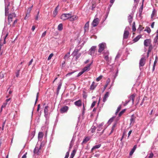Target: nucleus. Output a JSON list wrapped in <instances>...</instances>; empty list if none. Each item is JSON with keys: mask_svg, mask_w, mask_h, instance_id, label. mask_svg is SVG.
<instances>
[{"mask_svg": "<svg viewBox=\"0 0 158 158\" xmlns=\"http://www.w3.org/2000/svg\"><path fill=\"white\" fill-rule=\"evenodd\" d=\"M99 49L98 50V52L101 53L105 49L107 48V46L106 43H102L98 45Z\"/></svg>", "mask_w": 158, "mask_h": 158, "instance_id": "nucleus-1", "label": "nucleus"}, {"mask_svg": "<svg viewBox=\"0 0 158 158\" xmlns=\"http://www.w3.org/2000/svg\"><path fill=\"white\" fill-rule=\"evenodd\" d=\"M5 4V14L7 15L9 13L8 6H10V3L9 2L8 0H4Z\"/></svg>", "mask_w": 158, "mask_h": 158, "instance_id": "nucleus-2", "label": "nucleus"}, {"mask_svg": "<svg viewBox=\"0 0 158 158\" xmlns=\"http://www.w3.org/2000/svg\"><path fill=\"white\" fill-rule=\"evenodd\" d=\"M71 16V14L70 13L63 14H62L60 17L61 19L65 20L68 19Z\"/></svg>", "mask_w": 158, "mask_h": 158, "instance_id": "nucleus-3", "label": "nucleus"}, {"mask_svg": "<svg viewBox=\"0 0 158 158\" xmlns=\"http://www.w3.org/2000/svg\"><path fill=\"white\" fill-rule=\"evenodd\" d=\"M96 46H92L89 50V54L92 56H94L96 50Z\"/></svg>", "mask_w": 158, "mask_h": 158, "instance_id": "nucleus-4", "label": "nucleus"}, {"mask_svg": "<svg viewBox=\"0 0 158 158\" xmlns=\"http://www.w3.org/2000/svg\"><path fill=\"white\" fill-rule=\"evenodd\" d=\"M146 59L145 57H142L141 58L139 62V67L143 66L145 63Z\"/></svg>", "mask_w": 158, "mask_h": 158, "instance_id": "nucleus-5", "label": "nucleus"}, {"mask_svg": "<svg viewBox=\"0 0 158 158\" xmlns=\"http://www.w3.org/2000/svg\"><path fill=\"white\" fill-rule=\"evenodd\" d=\"M99 22V19L98 18H96L94 19L92 23V25L94 27H95L97 26Z\"/></svg>", "mask_w": 158, "mask_h": 158, "instance_id": "nucleus-6", "label": "nucleus"}, {"mask_svg": "<svg viewBox=\"0 0 158 158\" xmlns=\"http://www.w3.org/2000/svg\"><path fill=\"white\" fill-rule=\"evenodd\" d=\"M69 107L67 106L62 107L60 109V112L61 113H66L69 110Z\"/></svg>", "mask_w": 158, "mask_h": 158, "instance_id": "nucleus-7", "label": "nucleus"}, {"mask_svg": "<svg viewBox=\"0 0 158 158\" xmlns=\"http://www.w3.org/2000/svg\"><path fill=\"white\" fill-rule=\"evenodd\" d=\"M93 63L92 61L91 63L87 65L86 66L84 67V68L82 69V71L84 73L86 71H88L90 69V67Z\"/></svg>", "mask_w": 158, "mask_h": 158, "instance_id": "nucleus-8", "label": "nucleus"}, {"mask_svg": "<svg viewBox=\"0 0 158 158\" xmlns=\"http://www.w3.org/2000/svg\"><path fill=\"white\" fill-rule=\"evenodd\" d=\"M48 106H45L44 109V116L46 118H48Z\"/></svg>", "mask_w": 158, "mask_h": 158, "instance_id": "nucleus-9", "label": "nucleus"}, {"mask_svg": "<svg viewBox=\"0 0 158 158\" xmlns=\"http://www.w3.org/2000/svg\"><path fill=\"white\" fill-rule=\"evenodd\" d=\"M127 28V27H126L125 29H126ZM129 35V31H128L126 30H125L124 31V33L123 34V39H127Z\"/></svg>", "mask_w": 158, "mask_h": 158, "instance_id": "nucleus-10", "label": "nucleus"}, {"mask_svg": "<svg viewBox=\"0 0 158 158\" xmlns=\"http://www.w3.org/2000/svg\"><path fill=\"white\" fill-rule=\"evenodd\" d=\"M151 41L150 39H147L144 40V45L145 46L147 47L149 46L151 44Z\"/></svg>", "mask_w": 158, "mask_h": 158, "instance_id": "nucleus-11", "label": "nucleus"}, {"mask_svg": "<svg viewBox=\"0 0 158 158\" xmlns=\"http://www.w3.org/2000/svg\"><path fill=\"white\" fill-rule=\"evenodd\" d=\"M136 117L134 114L131 115V118L130 119V125L131 124H134L135 122V120Z\"/></svg>", "mask_w": 158, "mask_h": 158, "instance_id": "nucleus-12", "label": "nucleus"}, {"mask_svg": "<svg viewBox=\"0 0 158 158\" xmlns=\"http://www.w3.org/2000/svg\"><path fill=\"white\" fill-rule=\"evenodd\" d=\"M135 96V94H133L130 95L129 97V100H132V104H133L134 103V99Z\"/></svg>", "mask_w": 158, "mask_h": 158, "instance_id": "nucleus-13", "label": "nucleus"}, {"mask_svg": "<svg viewBox=\"0 0 158 158\" xmlns=\"http://www.w3.org/2000/svg\"><path fill=\"white\" fill-rule=\"evenodd\" d=\"M41 145H40V148L37 146L35 147L34 150V154H38V152L41 148Z\"/></svg>", "mask_w": 158, "mask_h": 158, "instance_id": "nucleus-14", "label": "nucleus"}, {"mask_svg": "<svg viewBox=\"0 0 158 158\" xmlns=\"http://www.w3.org/2000/svg\"><path fill=\"white\" fill-rule=\"evenodd\" d=\"M136 148H137V145H135L130 152L129 155L130 156H131L132 155V154H133V153L135 151V150H136Z\"/></svg>", "mask_w": 158, "mask_h": 158, "instance_id": "nucleus-15", "label": "nucleus"}, {"mask_svg": "<svg viewBox=\"0 0 158 158\" xmlns=\"http://www.w3.org/2000/svg\"><path fill=\"white\" fill-rule=\"evenodd\" d=\"M74 104L77 106H81L82 105L81 101V100H79L74 102Z\"/></svg>", "mask_w": 158, "mask_h": 158, "instance_id": "nucleus-16", "label": "nucleus"}, {"mask_svg": "<svg viewBox=\"0 0 158 158\" xmlns=\"http://www.w3.org/2000/svg\"><path fill=\"white\" fill-rule=\"evenodd\" d=\"M78 17L76 15H72L71 14V16L69 18V20L70 21H73L77 19Z\"/></svg>", "mask_w": 158, "mask_h": 158, "instance_id": "nucleus-17", "label": "nucleus"}, {"mask_svg": "<svg viewBox=\"0 0 158 158\" xmlns=\"http://www.w3.org/2000/svg\"><path fill=\"white\" fill-rule=\"evenodd\" d=\"M109 93L108 92H106L105 94L103 99V101L104 102H105L107 98H108L109 96Z\"/></svg>", "mask_w": 158, "mask_h": 158, "instance_id": "nucleus-18", "label": "nucleus"}, {"mask_svg": "<svg viewBox=\"0 0 158 158\" xmlns=\"http://www.w3.org/2000/svg\"><path fill=\"white\" fill-rule=\"evenodd\" d=\"M79 49H78V48L75 49L72 53V54L73 56H74L77 55L78 54V53L79 52Z\"/></svg>", "mask_w": 158, "mask_h": 158, "instance_id": "nucleus-19", "label": "nucleus"}, {"mask_svg": "<svg viewBox=\"0 0 158 158\" xmlns=\"http://www.w3.org/2000/svg\"><path fill=\"white\" fill-rule=\"evenodd\" d=\"M89 22H87L85 24L84 26L85 31H87L89 30Z\"/></svg>", "mask_w": 158, "mask_h": 158, "instance_id": "nucleus-20", "label": "nucleus"}, {"mask_svg": "<svg viewBox=\"0 0 158 158\" xmlns=\"http://www.w3.org/2000/svg\"><path fill=\"white\" fill-rule=\"evenodd\" d=\"M96 85H95V82L94 81H93L92 83V84L90 86V89L91 90H93L95 89V88H96Z\"/></svg>", "mask_w": 158, "mask_h": 158, "instance_id": "nucleus-21", "label": "nucleus"}, {"mask_svg": "<svg viewBox=\"0 0 158 158\" xmlns=\"http://www.w3.org/2000/svg\"><path fill=\"white\" fill-rule=\"evenodd\" d=\"M101 146V144H99L94 146L91 149V151L92 152L94 149L99 148Z\"/></svg>", "mask_w": 158, "mask_h": 158, "instance_id": "nucleus-22", "label": "nucleus"}, {"mask_svg": "<svg viewBox=\"0 0 158 158\" xmlns=\"http://www.w3.org/2000/svg\"><path fill=\"white\" fill-rule=\"evenodd\" d=\"M103 56L104 57L105 56H109V52L108 50H105L103 52Z\"/></svg>", "mask_w": 158, "mask_h": 158, "instance_id": "nucleus-23", "label": "nucleus"}, {"mask_svg": "<svg viewBox=\"0 0 158 158\" xmlns=\"http://www.w3.org/2000/svg\"><path fill=\"white\" fill-rule=\"evenodd\" d=\"M128 19L130 24L131 25V23L132 22L133 20V16L129 15L128 16Z\"/></svg>", "mask_w": 158, "mask_h": 158, "instance_id": "nucleus-24", "label": "nucleus"}, {"mask_svg": "<svg viewBox=\"0 0 158 158\" xmlns=\"http://www.w3.org/2000/svg\"><path fill=\"white\" fill-rule=\"evenodd\" d=\"M43 132H40L38 133V138L39 140L42 139L43 136Z\"/></svg>", "mask_w": 158, "mask_h": 158, "instance_id": "nucleus-25", "label": "nucleus"}, {"mask_svg": "<svg viewBox=\"0 0 158 158\" xmlns=\"http://www.w3.org/2000/svg\"><path fill=\"white\" fill-rule=\"evenodd\" d=\"M90 138L87 136L83 140L82 143H86L87 141H88L89 139Z\"/></svg>", "mask_w": 158, "mask_h": 158, "instance_id": "nucleus-26", "label": "nucleus"}, {"mask_svg": "<svg viewBox=\"0 0 158 158\" xmlns=\"http://www.w3.org/2000/svg\"><path fill=\"white\" fill-rule=\"evenodd\" d=\"M156 14V11L155 9H154L152 10V14L151 15V18L153 19L155 15Z\"/></svg>", "mask_w": 158, "mask_h": 158, "instance_id": "nucleus-27", "label": "nucleus"}, {"mask_svg": "<svg viewBox=\"0 0 158 158\" xmlns=\"http://www.w3.org/2000/svg\"><path fill=\"white\" fill-rule=\"evenodd\" d=\"M58 30L59 31H61L63 29V25L62 23H60L58 26Z\"/></svg>", "mask_w": 158, "mask_h": 158, "instance_id": "nucleus-28", "label": "nucleus"}, {"mask_svg": "<svg viewBox=\"0 0 158 158\" xmlns=\"http://www.w3.org/2000/svg\"><path fill=\"white\" fill-rule=\"evenodd\" d=\"M141 36L140 35L137 36L133 40V41L135 42H137L141 38Z\"/></svg>", "mask_w": 158, "mask_h": 158, "instance_id": "nucleus-29", "label": "nucleus"}, {"mask_svg": "<svg viewBox=\"0 0 158 158\" xmlns=\"http://www.w3.org/2000/svg\"><path fill=\"white\" fill-rule=\"evenodd\" d=\"M104 57V59L106 60V62L107 63H108L110 61V58L109 57V56H105Z\"/></svg>", "mask_w": 158, "mask_h": 158, "instance_id": "nucleus-30", "label": "nucleus"}, {"mask_svg": "<svg viewBox=\"0 0 158 158\" xmlns=\"http://www.w3.org/2000/svg\"><path fill=\"white\" fill-rule=\"evenodd\" d=\"M76 151L75 150H73L72 152L70 158H73L75 154Z\"/></svg>", "mask_w": 158, "mask_h": 158, "instance_id": "nucleus-31", "label": "nucleus"}, {"mask_svg": "<svg viewBox=\"0 0 158 158\" xmlns=\"http://www.w3.org/2000/svg\"><path fill=\"white\" fill-rule=\"evenodd\" d=\"M103 124L102 123L99 124L98 126V131H100L102 129V126H103Z\"/></svg>", "mask_w": 158, "mask_h": 158, "instance_id": "nucleus-32", "label": "nucleus"}, {"mask_svg": "<svg viewBox=\"0 0 158 158\" xmlns=\"http://www.w3.org/2000/svg\"><path fill=\"white\" fill-rule=\"evenodd\" d=\"M11 17V18L13 19L14 17H16V15L14 13L10 14L9 15L8 17Z\"/></svg>", "mask_w": 158, "mask_h": 158, "instance_id": "nucleus-33", "label": "nucleus"}, {"mask_svg": "<svg viewBox=\"0 0 158 158\" xmlns=\"http://www.w3.org/2000/svg\"><path fill=\"white\" fill-rule=\"evenodd\" d=\"M96 129V127L95 126H94V124L91 127V132L92 133H94Z\"/></svg>", "mask_w": 158, "mask_h": 158, "instance_id": "nucleus-34", "label": "nucleus"}, {"mask_svg": "<svg viewBox=\"0 0 158 158\" xmlns=\"http://www.w3.org/2000/svg\"><path fill=\"white\" fill-rule=\"evenodd\" d=\"M144 31H147L148 33H150L151 32V30L150 27H146Z\"/></svg>", "mask_w": 158, "mask_h": 158, "instance_id": "nucleus-35", "label": "nucleus"}, {"mask_svg": "<svg viewBox=\"0 0 158 158\" xmlns=\"http://www.w3.org/2000/svg\"><path fill=\"white\" fill-rule=\"evenodd\" d=\"M132 29L133 31H135L136 30L135 26V22H134L133 23L132 26Z\"/></svg>", "mask_w": 158, "mask_h": 158, "instance_id": "nucleus-36", "label": "nucleus"}, {"mask_svg": "<svg viewBox=\"0 0 158 158\" xmlns=\"http://www.w3.org/2000/svg\"><path fill=\"white\" fill-rule=\"evenodd\" d=\"M70 52H69L66 54L64 57V58L65 59H68L69 56Z\"/></svg>", "mask_w": 158, "mask_h": 158, "instance_id": "nucleus-37", "label": "nucleus"}, {"mask_svg": "<svg viewBox=\"0 0 158 158\" xmlns=\"http://www.w3.org/2000/svg\"><path fill=\"white\" fill-rule=\"evenodd\" d=\"M32 7L33 5H32L31 7L28 8L27 10V12L28 13V16L30 15V13L32 9Z\"/></svg>", "mask_w": 158, "mask_h": 158, "instance_id": "nucleus-38", "label": "nucleus"}, {"mask_svg": "<svg viewBox=\"0 0 158 158\" xmlns=\"http://www.w3.org/2000/svg\"><path fill=\"white\" fill-rule=\"evenodd\" d=\"M120 56L121 55L119 53H118L115 57V60L118 61V59L120 58Z\"/></svg>", "mask_w": 158, "mask_h": 158, "instance_id": "nucleus-39", "label": "nucleus"}, {"mask_svg": "<svg viewBox=\"0 0 158 158\" xmlns=\"http://www.w3.org/2000/svg\"><path fill=\"white\" fill-rule=\"evenodd\" d=\"M121 108V105H120L118 107L117 109V110L115 112V114H117L118 113V112L120 110Z\"/></svg>", "mask_w": 158, "mask_h": 158, "instance_id": "nucleus-40", "label": "nucleus"}, {"mask_svg": "<svg viewBox=\"0 0 158 158\" xmlns=\"http://www.w3.org/2000/svg\"><path fill=\"white\" fill-rule=\"evenodd\" d=\"M126 109H124L119 114L118 116H119L120 117L121 116L122 114L124 113V112L125 111Z\"/></svg>", "mask_w": 158, "mask_h": 158, "instance_id": "nucleus-41", "label": "nucleus"}, {"mask_svg": "<svg viewBox=\"0 0 158 158\" xmlns=\"http://www.w3.org/2000/svg\"><path fill=\"white\" fill-rule=\"evenodd\" d=\"M158 39V35H156L154 39V42L156 43L157 42V40Z\"/></svg>", "mask_w": 158, "mask_h": 158, "instance_id": "nucleus-42", "label": "nucleus"}, {"mask_svg": "<svg viewBox=\"0 0 158 158\" xmlns=\"http://www.w3.org/2000/svg\"><path fill=\"white\" fill-rule=\"evenodd\" d=\"M149 47L148 48V52H150L151 51V50L152 49V45L151 44L149 45Z\"/></svg>", "mask_w": 158, "mask_h": 158, "instance_id": "nucleus-43", "label": "nucleus"}, {"mask_svg": "<svg viewBox=\"0 0 158 158\" xmlns=\"http://www.w3.org/2000/svg\"><path fill=\"white\" fill-rule=\"evenodd\" d=\"M81 55V53H78L76 56V60H77L80 57Z\"/></svg>", "mask_w": 158, "mask_h": 158, "instance_id": "nucleus-44", "label": "nucleus"}, {"mask_svg": "<svg viewBox=\"0 0 158 158\" xmlns=\"http://www.w3.org/2000/svg\"><path fill=\"white\" fill-rule=\"evenodd\" d=\"M62 85V83H60L58 85L57 87V92H58L61 88V86Z\"/></svg>", "mask_w": 158, "mask_h": 158, "instance_id": "nucleus-45", "label": "nucleus"}, {"mask_svg": "<svg viewBox=\"0 0 158 158\" xmlns=\"http://www.w3.org/2000/svg\"><path fill=\"white\" fill-rule=\"evenodd\" d=\"M102 76L101 75V76H99V77H98L96 78V81H99L102 79Z\"/></svg>", "mask_w": 158, "mask_h": 158, "instance_id": "nucleus-46", "label": "nucleus"}, {"mask_svg": "<svg viewBox=\"0 0 158 158\" xmlns=\"http://www.w3.org/2000/svg\"><path fill=\"white\" fill-rule=\"evenodd\" d=\"M57 13V11L56 9H55L53 11V16L54 17L56 16Z\"/></svg>", "mask_w": 158, "mask_h": 158, "instance_id": "nucleus-47", "label": "nucleus"}, {"mask_svg": "<svg viewBox=\"0 0 158 158\" xmlns=\"http://www.w3.org/2000/svg\"><path fill=\"white\" fill-rule=\"evenodd\" d=\"M114 118L112 117L108 121V123L109 124H110L113 121Z\"/></svg>", "mask_w": 158, "mask_h": 158, "instance_id": "nucleus-48", "label": "nucleus"}, {"mask_svg": "<svg viewBox=\"0 0 158 158\" xmlns=\"http://www.w3.org/2000/svg\"><path fill=\"white\" fill-rule=\"evenodd\" d=\"M4 73L1 72L0 73V77L1 78H2L4 77Z\"/></svg>", "mask_w": 158, "mask_h": 158, "instance_id": "nucleus-49", "label": "nucleus"}, {"mask_svg": "<svg viewBox=\"0 0 158 158\" xmlns=\"http://www.w3.org/2000/svg\"><path fill=\"white\" fill-rule=\"evenodd\" d=\"M53 54L52 53H51L50 54V55H49V56L48 57V60H50L51 59L52 57L53 56Z\"/></svg>", "mask_w": 158, "mask_h": 158, "instance_id": "nucleus-50", "label": "nucleus"}, {"mask_svg": "<svg viewBox=\"0 0 158 158\" xmlns=\"http://www.w3.org/2000/svg\"><path fill=\"white\" fill-rule=\"evenodd\" d=\"M12 19H13L11 18L10 17H8V21L9 24H10V23L12 22Z\"/></svg>", "mask_w": 158, "mask_h": 158, "instance_id": "nucleus-51", "label": "nucleus"}, {"mask_svg": "<svg viewBox=\"0 0 158 158\" xmlns=\"http://www.w3.org/2000/svg\"><path fill=\"white\" fill-rule=\"evenodd\" d=\"M8 35V33H7L6 34V35L3 38H4V42H3V44H5L6 43V40H5V39L6 38V37Z\"/></svg>", "mask_w": 158, "mask_h": 158, "instance_id": "nucleus-52", "label": "nucleus"}, {"mask_svg": "<svg viewBox=\"0 0 158 158\" xmlns=\"http://www.w3.org/2000/svg\"><path fill=\"white\" fill-rule=\"evenodd\" d=\"M130 101V100H129L127 101H126L125 103L124 104L123 106H126L128 103H129Z\"/></svg>", "mask_w": 158, "mask_h": 158, "instance_id": "nucleus-53", "label": "nucleus"}, {"mask_svg": "<svg viewBox=\"0 0 158 158\" xmlns=\"http://www.w3.org/2000/svg\"><path fill=\"white\" fill-rule=\"evenodd\" d=\"M39 94V93L38 92L37 93V94L36 97V99L35 101V105L36 104L38 100V97H39V95H38Z\"/></svg>", "mask_w": 158, "mask_h": 158, "instance_id": "nucleus-54", "label": "nucleus"}, {"mask_svg": "<svg viewBox=\"0 0 158 158\" xmlns=\"http://www.w3.org/2000/svg\"><path fill=\"white\" fill-rule=\"evenodd\" d=\"M84 73V72L82 70L81 72H80L78 73V74H77V77H79L81 75Z\"/></svg>", "mask_w": 158, "mask_h": 158, "instance_id": "nucleus-55", "label": "nucleus"}, {"mask_svg": "<svg viewBox=\"0 0 158 158\" xmlns=\"http://www.w3.org/2000/svg\"><path fill=\"white\" fill-rule=\"evenodd\" d=\"M96 103V101L93 102H92V104H91V108L95 106V104Z\"/></svg>", "mask_w": 158, "mask_h": 158, "instance_id": "nucleus-56", "label": "nucleus"}, {"mask_svg": "<svg viewBox=\"0 0 158 158\" xmlns=\"http://www.w3.org/2000/svg\"><path fill=\"white\" fill-rule=\"evenodd\" d=\"M69 155V151L67 152L64 158H68Z\"/></svg>", "mask_w": 158, "mask_h": 158, "instance_id": "nucleus-57", "label": "nucleus"}, {"mask_svg": "<svg viewBox=\"0 0 158 158\" xmlns=\"http://www.w3.org/2000/svg\"><path fill=\"white\" fill-rule=\"evenodd\" d=\"M153 156V154L152 152H151L149 154L148 156L149 158H152Z\"/></svg>", "mask_w": 158, "mask_h": 158, "instance_id": "nucleus-58", "label": "nucleus"}, {"mask_svg": "<svg viewBox=\"0 0 158 158\" xmlns=\"http://www.w3.org/2000/svg\"><path fill=\"white\" fill-rule=\"evenodd\" d=\"M46 34V31H45L43 34H42L41 35V38H43L44 37Z\"/></svg>", "mask_w": 158, "mask_h": 158, "instance_id": "nucleus-59", "label": "nucleus"}, {"mask_svg": "<svg viewBox=\"0 0 158 158\" xmlns=\"http://www.w3.org/2000/svg\"><path fill=\"white\" fill-rule=\"evenodd\" d=\"M143 29V27H142V26L140 25H139V28L138 29V30H139L140 31H141Z\"/></svg>", "mask_w": 158, "mask_h": 158, "instance_id": "nucleus-60", "label": "nucleus"}, {"mask_svg": "<svg viewBox=\"0 0 158 158\" xmlns=\"http://www.w3.org/2000/svg\"><path fill=\"white\" fill-rule=\"evenodd\" d=\"M74 72H71L69 73L66 74V76H69L72 75V74H73Z\"/></svg>", "mask_w": 158, "mask_h": 158, "instance_id": "nucleus-61", "label": "nucleus"}, {"mask_svg": "<svg viewBox=\"0 0 158 158\" xmlns=\"http://www.w3.org/2000/svg\"><path fill=\"white\" fill-rule=\"evenodd\" d=\"M73 144L71 143H70V144H69V150L70 149L72 148V147L73 146Z\"/></svg>", "mask_w": 158, "mask_h": 158, "instance_id": "nucleus-62", "label": "nucleus"}, {"mask_svg": "<svg viewBox=\"0 0 158 158\" xmlns=\"http://www.w3.org/2000/svg\"><path fill=\"white\" fill-rule=\"evenodd\" d=\"M7 104V102H5V103H4L2 105V107H5V106H6V105Z\"/></svg>", "mask_w": 158, "mask_h": 158, "instance_id": "nucleus-63", "label": "nucleus"}, {"mask_svg": "<svg viewBox=\"0 0 158 158\" xmlns=\"http://www.w3.org/2000/svg\"><path fill=\"white\" fill-rule=\"evenodd\" d=\"M27 154V152H26L25 154L22 156V158H26V155Z\"/></svg>", "mask_w": 158, "mask_h": 158, "instance_id": "nucleus-64", "label": "nucleus"}]
</instances>
